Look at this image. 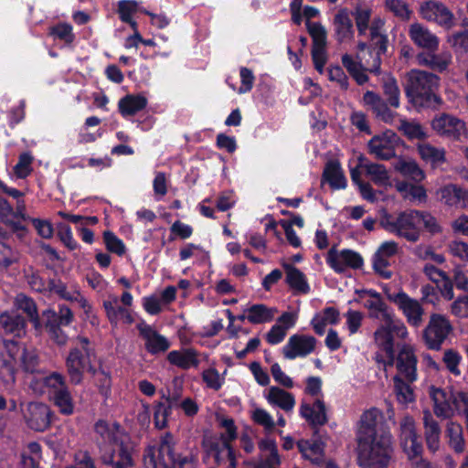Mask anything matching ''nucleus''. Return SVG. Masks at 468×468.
Here are the masks:
<instances>
[{
  "mask_svg": "<svg viewBox=\"0 0 468 468\" xmlns=\"http://www.w3.org/2000/svg\"><path fill=\"white\" fill-rule=\"evenodd\" d=\"M48 292L56 293L60 298L68 301L77 300V297L67 291L65 283H63L60 280L50 279Z\"/></svg>",
  "mask_w": 468,
  "mask_h": 468,
  "instance_id": "61",
  "label": "nucleus"
},
{
  "mask_svg": "<svg viewBox=\"0 0 468 468\" xmlns=\"http://www.w3.org/2000/svg\"><path fill=\"white\" fill-rule=\"evenodd\" d=\"M389 299L399 305L410 324L414 326H419L421 324L423 309L417 300L409 297L403 292L389 296Z\"/></svg>",
  "mask_w": 468,
  "mask_h": 468,
  "instance_id": "17",
  "label": "nucleus"
},
{
  "mask_svg": "<svg viewBox=\"0 0 468 468\" xmlns=\"http://www.w3.org/2000/svg\"><path fill=\"white\" fill-rule=\"evenodd\" d=\"M366 170L376 184L384 186L388 183L389 177L384 165L369 164L366 165Z\"/></svg>",
  "mask_w": 468,
  "mask_h": 468,
  "instance_id": "57",
  "label": "nucleus"
},
{
  "mask_svg": "<svg viewBox=\"0 0 468 468\" xmlns=\"http://www.w3.org/2000/svg\"><path fill=\"white\" fill-rule=\"evenodd\" d=\"M326 260L331 268L340 273L347 267L359 269L363 265V259L357 252L347 249L338 251L335 246L328 250Z\"/></svg>",
  "mask_w": 468,
  "mask_h": 468,
  "instance_id": "13",
  "label": "nucleus"
},
{
  "mask_svg": "<svg viewBox=\"0 0 468 468\" xmlns=\"http://www.w3.org/2000/svg\"><path fill=\"white\" fill-rule=\"evenodd\" d=\"M392 455L390 436L382 432L379 436L358 441V460L364 468H387Z\"/></svg>",
  "mask_w": 468,
  "mask_h": 468,
  "instance_id": "3",
  "label": "nucleus"
},
{
  "mask_svg": "<svg viewBox=\"0 0 468 468\" xmlns=\"http://www.w3.org/2000/svg\"><path fill=\"white\" fill-rule=\"evenodd\" d=\"M399 130L411 141H423L428 137L427 129L414 121L400 120Z\"/></svg>",
  "mask_w": 468,
  "mask_h": 468,
  "instance_id": "40",
  "label": "nucleus"
},
{
  "mask_svg": "<svg viewBox=\"0 0 468 468\" xmlns=\"http://www.w3.org/2000/svg\"><path fill=\"white\" fill-rule=\"evenodd\" d=\"M12 360H9L0 354V380L6 389L13 388L16 382V369Z\"/></svg>",
  "mask_w": 468,
  "mask_h": 468,
  "instance_id": "42",
  "label": "nucleus"
},
{
  "mask_svg": "<svg viewBox=\"0 0 468 468\" xmlns=\"http://www.w3.org/2000/svg\"><path fill=\"white\" fill-rule=\"evenodd\" d=\"M45 383L51 388V399L59 412L64 415L73 414L74 401L66 385L65 378L54 372L45 378Z\"/></svg>",
  "mask_w": 468,
  "mask_h": 468,
  "instance_id": "8",
  "label": "nucleus"
},
{
  "mask_svg": "<svg viewBox=\"0 0 468 468\" xmlns=\"http://www.w3.org/2000/svg\"><path fill=\"white\" fill-rule=\"evenodd\" d=\"M268 400L285 411L291 410L295 403L294 398L291 393L277 387H271L269 389Z\"/></svg>",
  "mask_w": 468,
  "mask_h": 468,
  "instance_id": "36",
  "label": "nucleus"
},
{
  "mask_svg": "<svg viewBox=\"0 0 468 468\" xmlns=\"http://www.w3.org/2000/svg\"><path fill=\"white\" fill-rule=\"evenodd\" d=\"M147 105V100L142 95L129 94L119 101L118 107L122 116L134 115L144 109Z\"/></svg>",
  "mask_w": 468,
  "mask_h": 468,
  "instance_id": "30",
  "label": "nucleus"
},
{
  "mask_svg": "<svg viewBox=\"0 0 468 468\" xmlns=\"http://www.w3.org/2000/svg\"><path fill=\"white\" fill-rule=\"evenodd\" d=\"M452 54L449 51H443L436 54L432 51L431 54V69L442 72L447 69L448 66L452 62Z\"/></svg>",
  "mask_w": 468,
  "mask_h": 468,
  "instance_id": "59",
  "label": "nucleus"
},
{
  "mask_svg": "<svg viewBox=\"0 0 468 468\" xmlns=\"http://www.w3.org/2000/svg\"><path fill=\"white\" fill-rule=\"evenodd\" d=\"M316 340L312 335H293L283 346L282 353L284 357L288 359L305 356L314 350Z\"/></svg>",
  "mask_w": 468,
  "mask_h": 468,
  "instance_id": "14",
  "label": "nucleus"
},
{
  "mask_svg": "<svg viewBox=\"0 0 468 468\" xmlns=\"http://www.w3.org/2000/svg\"><path fill=\"white\" fill-rule=\"evenodd\" d=\"M301 414L313 426L324 425L327 421L325 405L321 399H316L312 407L309 404H303Z\"/></svg>",
  "mask_w": 468,
  "mask_h": 468,
  "instance_id": "28",
  "label": "nucleus"
},
{
  "mask_svg": "<svg viewBox=\"0 0 468 468\" xmlns=\"http://www.w3.org/2000/svg\"><path fill=\"white\" fill-rule=\"evenodd\" d=\"M461 360L462 356L457 351L453 349H447L444 351L442 361L445 364L446 368L454 376L461 375V371L459 369Z\"/></svg>",
  "mask_w": 468,
  "mask_h": 468,
  "instance_id": "53",
  "label": "nucleus"
},
{
  "mask_svg": "<svg viewBox=\"0 0 468 468\" xmlns=\"http://www.w3.org/2000/svg\"><path fill=\"white\" fill-rule=\"evenodd\" d=\"M445 436L448 439L449 446L456 452L462 453L465 450V440L463 430L461 424L449 421L445 429Z\"/></svg>",
  "mask_w": 468,
  "mask_h": 468,
  "instance_id": "29",
  "label": "nucleus"
},
{
  "mask_svg": "<svg viewBox=\"0 0 468 468\" xmlns=\"http://www.w3.org/2000/svg\"><path fill=\"white\" fill-rule=\"evenodd\" d=\"M399 143V136L393 131L387 130L381 134L374 136L369 146H398Z\"/></svg>",
  "mask_w": 468,
  "mask_h": 468,
  "instance_id": "52",
  "label": "nucleus"
},
{
  "mask_svg": "<svg viewBox=\"0 0 468 468\" xmlns=\"http://www.w3.org/2000/svg\"><path fill=\"white\" fill-rule=\"evenodd\" d=\"M0 325L7 334L20 337L25 334L26 321L15 312H4L0 314Z\"/></svg>",
  "mask_w": 468,
  "mask_h": 468,
  "instance_id": "25",
  "label": "nucleus"
},
{
  "mask_svg": "<svg viewBox=\"0 0 468 468\" xmlns=\"http://www.w3.org/2000/svg\"><path fill=\"white\" fill-rule=\"evenodd\" d=\"M137 3L133 0H121L118 3V14L122 22L128 23L135 29L137 23L133 19V15L137 11Z\"/></svg>",
  "mask_w": 468,
  "mask_h": 468,
  "instance_id": "47",
  "label": "nucleus"
},
{
  "mask_svg": "<svg viewBox=\"0 0 468 468\" xmlns=\"http://www.w3.org/2000/svg\"><path fill=\"white\" fill-rule=\"evenodd\" d=\"M437 75L420 69H411L406 75L405 92L409 101L416 107H435L441 100L434 93L439 86Z\"/></svg>",
  "mask_w": 468,
  "mask_h": 468,
  "instance_id": "1",
  "label": "nucleus"
},
{
  "mask_svg": "<svg viewBox=\"0 0 468 468\" xmlns=\"http://www.w3.org/2000/svg\"><path fill=\"white\" fill-rule=\"evenodd\" d=\"M222 442H218L217 441L208 440L204 441L203 445L206 448L208 454H213L215 461L218 465L222 464L224 462V458L222 457L223 452H229V448H230V444H229L228 440L224 435H221Z\"/></svg>",
  "mask_w": 468,
  "mask_h": 468,
  "instance_id": "46",
  "label": "nucleus"
},
{
  "mask_svg": "<svg viewBox=\"0 0 468 468\" xmlns=\"http://www.w3.org/2000/svg\"><path fill=\"white\" fill-rule=\"evenodd\" d=\"M382 419V414L377 408L366 410L360 418V426L357 433V441H367L379 436L378 426Z\"/></svg>",
  "mask_w": 468,
  "mask_h": 468,
  "instance_id": "18",
  "label": "nucleus"
},
{
  "mask_svg": "<svg viewBox=\"0 0 468 468\" xmlns=\"http://www.w3.org/2000/svg\"><path fill=\"white\" fill-rule=\"evenodd\" d=\"M420 224L422 223L424 229L431 235L441 232V228L439 225L437 219L429 212L420 211Z\"/></svg>",
  "mask_w": 468,
  "mask_h": 468,
  "instance_id": "60",
  "label": "nucleus"
},
{
  "mask_svg": "<svg viewBox=\"0 0 468 468\" xmlns=\"http://www.w3.org/2000/svg\"><path fill=\"white\" fill-rule=\"evenodd\" d=\"M176 441L171 433L162 437L159 446H148L144 453L145 468H176Z\"/></svg>",
  "mask_w": 468,
  "mask_h": 468,
  "instance_id": "6",
  "label": "nucleus"
},
{
  "mask_svg": "<svg viewBox=\"0 0 468 468\" xmlns=\"http://www.w3.org/2000/svg\"><path fill=\"white\" fill-rule=\"evenodd\" d=\"M1 344L8 356L7 359L12 360L14 363H16L17 358L19 359L23 349L27 348L24 344L15 339H3Z\"/></svg>",
  "mask_w": 468,
  "mask_h": 468,
  "instance_id": "51",
  "label": "nucleus"
},
{
  "mask_svg": "<svg viewBox=\"0 0 468 468\" xmlns=\"http://www.w3.org/2000/svg\"><path fill=\"white\" fill-rule=\"evenodd\" d=\"M394 166L397 171L416 183L422 181L425 177L424 172L419 167L415 161L399 159L395 163Z\"/></svg>",
  "mask_w": 468,
  "mask_h": 468,
  "instance_id": "38",
  "label": "nucleus"
},
{
  "mask_svg": "<svg viewBox=\"0 0 468 468\" xmlns=\"http://www.w3.org/2000/svg\"><path fill=\"white\" fill-rule=\"evenodd\" d=\"M369 311V317L380 320L382 323H391L392 314L383 300H367L364 303Z\"/></svg>",
  "mask_w": 468,
  "mask_h": 468,
  "instance_id": "35",
  "label": "nucleus"
},
{
  "mask_svg": "<svg viewBox=\"0 0 468 468\" xmlns=\"http://www.w3.org/2000/svg\"><path fill=\"white\" fill-rule=\"evenodd\" d=\"M383 90L390 106L398 108L400 104V91L394 77L385 75L383 78Z\"/></svg>",
  "mask_w": 468,
  "mask_h": 468,
  "instance_id": "44",
  "label": "nucleus"
},
{
  "mask_svg": "<svg viewBox=\"0 0 468 468\" xmlns=\"http://www.w3.org/2000/svg\"><path fill=\"white\" fill-rule=\"evenodd\" d=\"M342 63L358 84H364L367 80V76L364 72L366 69L364 65L355 60L352 56L343 55Z\"/></svg>",
  "mask_w": 468,
  "mask_h": 468,
  "instance_id": "45",
  "label": "nucleus"
},
{
  "mask_svg": "<svg viewBox=\"0 0 468 468\" xmlns=\"http://www.w3.org/2000/svg\"><path fill=\"white\" fill-rule=\"evenodd\" d=\"M424 437L428 449L435 452L440 447L441 427L429 410H423Z\"/></svg>",
  "mask_w": 468,
  "mask_h": 468,
  "instance_id": "21",
  "label": "nucleus"
},
{
  "mask_svg": "<svg viewBox=\"0 0 468 468\" xmlns=\"http://www.w3.org/2000/svg\"><path fill=\"white\" fill-rule=\"evenodd\" d=\"M19 361L24 372L34 374L39 371V356L35 348L27 347L23 349Z\"/></svg>",
  "mask_w": 468,
  "mask_h": 468,
  "instance_id": "41",
  "label": "nucleus"
},
{
  "mask_svg": "<svg viewBox=\"0 0 468 468\" xmlns=\"http://www.w3.org/2000/svg\"><path fill=\"white\" fill-rule=\"evenodd\" d=\"M307 29L313 38V47L326 46V31L318 23L306 22Z\"/></svg>",
  "mask_w": 468,
  "mask_h": 468,
  "instance_id": "54",
  "label": "nucleus"
},
{
  "mask_svg": "<svg viewBox=\"0 0 468 468\" xmlns=\"http://www.w3.org/2000/svg\"><path fill=\"white\" fill-rule=\"evenodd\" d=\"M248 312L247 318L251 324H263L271 321L277 310L264 304H253Z\"/></svg>",
  "mask_w": 468,
  "mask_h": 468,
  "instance_id": "39",
  "label": "nucleus"
},
{
  "mask_svg": "<svg viewBox=\"0 0 468 468\" xmlns=\"http://www.w3.org/2000/svg\"><path fill=\"white\" fill-rule=\"evenodd\" d=\"M171 409L170 406L163 402H159L155 406L154 417L156 428L164 429L166 426L167 417L171 413Z\"/></svg>",
  "mask_w": 468,
  "mask_h": 468,
  "instance_id": "63",
  "label": "nucleus"
},
{
  "mask_svg": "<svg viewBox=\"0 0 468 468\" xmlns=\"http://www.w3.org/2000/svg\"><path fill=\"white\" fill-rule=\"evenodd\" d=\"M103 307L111 324L116 325L120 319H123L127 324H132L133 319L125 307L119 304L117 296H109V299L103 302Z\"/></svg>",
  "mask_w": 468,
  "mask_h": 468,
  "instance_id": "24",
  "label": "nucleus"
},
{
  "mask_svg": "<svg viewBox=\"0 0 468 468\" xmlns=\"http://www.w3.org/2000/svg\"><path fill=\"white\" fill-rule=\"evenodd\" d=\"M394 335L399 338H405L407 335V329L399 321L391 320L390 324L383 323L374 333L376 344L388 356V360L385 366L391 367L395 361Z\"/></svg>",
  "mask_w": 468,
  "mask_h": 468,
  "instance_id": "7",
  "label": "nucleus"
},
{
  "mask_svg": "<svg viewBox=\"0 0 468 468\" xmlns=\"http://www.w3.org/2000/svg\"><path fill=\"white\" fill-rule=\"evenodd\" d=\"M140 335L145 340V347L151 354L165 352L169 348V343L166 338L159 335L152 326L145 323H140L137 325Z\"/></svg>",
  "mask_w": 468,
  "mask_h": 468,
  "instance_id": "19",
  "label": "nucleus"
},
{
  "mask_svg": "<svg viewBox=\"0 0 468 468\" xmlns=\"http://www.w3.org/2000/svg\"><path fill=\"white\" fill-rule=\"evenodd\" d=\"M58 236L63 244L73 250L77 248V242L74 240L69 226L64 223H58L57 226Z\"/></svg>",
  "mask_w": 468,
  "mask_h": 468,
  "instance_id": "62",
  "label": "nucleus"
},
{
  "mask_svg": "<svg viewBox=\"0 0 468 468\" xmlns=\"http://www.w3.org/2000/svg\"><path fill=\"white\" fill-rule=\"evenodd\" d=\"M430 395L434 403V414L443 420L451 418L453 410L450 405L447 393L441 388L431 387Z\"/></svg>",
  "mask_w": 468,
  "mask_h": 468,
  "instance_id": "26",
  "label": "nucleus"
},
{
  "mask_svg": "<svg viewBox=\"0 0 468 468\" xmlns=\"http://www.w3.org/2000/svg\"><path fill=\"white\" fill-rule=\"evenodd\" d=\"M421 158L431 164L432 166L439 165L445 161V153L440 148H418Z\"/></svg>",
  "mask_w": 468,
  "mask_h": 468,
  "instance_id": "50",
  "label": "nucleus"
},
{
  "mask_svg": "<svg viewBox=\"0 0 468 468\" xmlns=\"http://www.w3.org/2000/svg\"><path fill=\"white\" fill-rule=\"evenodd\" d=\"M167 358L171 364L184 369L191 367H197L198 365L197 353L193 349L172 351L168 354Z\"/></svg>",
  "mask_w": 468,
  "mask_h": 468,
  "instance_id": "34",
  "label": "nucleus"
},
{
  "mask_svg": "<svg viewBox=\"0 0 468 468\" xmlns=\"http://www.w3.org/2000/svg\"><path fill=\"white\" fill-rule=\"evenodd\" d=\"M354 16L359 35H365L370 22L371 9L366 6H357L355 10Z\"/></svg>",
  "mask_w": 468,
  "mask_h": 468,
  "instance_id": "49",
  "label": "nucleus"
},
{
  "mask_svg": "<svg viewBox=\"0 0 468 468\" xmlns=\"http://www.w3.org/2000/svg\"><path fill=\"white\" fill-rule=\"evenodd\" d=\"M286 273V282L289 286L298 292H307L309 285L306 282L305 275L292 264H283Z\"/></svg>",
  "mask_w": 468,
  "mask_h": 468,
  "instance_id": "33",
  "label": "nucleus"
},
{
  "mask_svg": "<svg viewBox=\"0 0 468 468\" xmlns=\"http://www.w3.org/2000/svg\"><path fill=\"white\" fill-rule=\"evenodd\" d=\"M79 347L72 348L66 359L67 372L72 384L78 385L83 379V374L90 372L95 374V368L91 365L90 357L93 350L89 347L90 341L87 337H78Z\"/></svg>",
  "mask_w": 468,
  "mask_h": 468,
  "instance_id": "5",
  "label": "nucleus"
},
{
  "mask_svg": "<svg viewBox=\"0 0 468 468\" xmlns=\"http://www.w3.org/2000/svg\"><path fill=\"white\" fill-rule=\"evenodd\" d=\"M432 129L441 136L463 142L468 138L465 122L451 114L441 113L431 121Z\"/></svg>",
  "mask_w": 468,
  "mask_h": 468,
  "instance_id": "10",
  "label": "nucleus"
},
{
  "mask_svg": "<svg viewBox=\"0 0 468 468\" xmlns=\"http://www.w3.org/2000/svg\"><path fill=\"white\" fill-rule=\"evenodd\" d=\"M121 426L118 423H114L112 427L103 420H99L94 425V431L99 434L103 441L113 442L119 444L118 435L120 433Z\"/></svg>",
  "mask_w": 468,
  "mask_h": 468,
  "instance_id": "43",
  "label": "nucleus"
},
{
  "mask_svg": "<svg viewBox=\"0 0 468 468\" xmlns=\"http://www.w3.org/2000/svg\"><path fill=\"white\" fill-rule=\"evenodd\" d=\"M117 454H103L101 457V463L105 465H111L112 468H132L133 461L130 450L123 442H120Z\"/></svg>",
  "mask_w": 468,
  "mask_h": 468,
  "instance_id": "27",
  "label": "nucleus"
},
{
  "mask_svg": "<svg viewBox=\"0 0 468 468\" xmlns=\"http://www.w3.org/2000/svg\"><path fill=\"white\" fill-rule=\"evenodd\" d=\"M409 37L418 48L429 51H436L440 45L439 37L420 23L410 26Z\"/></svg>",
  "mask_w": 468,
  "mask_h": 468,
  "instance_id": "16",
  "label": "nucleus"
},
{
  "mask_svg": "<svg viewBox=\"0 0 468 468\" xmlns=\"http://www.w3.org/2000/svg\"><path fill=\"white\" fill-rule=\"evenodd\" d=\"M50 33L66 43H71L74 39L72 27L68 24H59L52 27Z\"/></svg>",
  "mask_w": 468,
  "mask_h": 468,
  "instance_id": "64",
  "label": "nucleus"
},
{
  "mask_svg": "<svg viewBox=\"0 0 468 468\" xmlns=\"http://www.w3.org/2000/svg\"><path fill=\"white\" fill-rule=\"evenodd\" d=\"M420 14L423 19L445 28H451L454 25L452 12L438 0L423 2L420 6Z\"/></svg>",
  "mask_w": 468,
  "mask_h": 468,
  "instance_id": "12",
  "label": "nucleus"
},
{
  "mask_svg": "<svg viewBox=\"0 0 468 468\" xmlns=\"http://www.w3.org/2000/svg\"><path fill=\"white\" fill-rule=\"evenodd\" d=\"M401 445L410 459L420 457L422 452V444L418 441L414 421L411 418H405L400 424Z\"/></svg>",
  "mask_w": 468,
  "mask_h": 468,
  "instance_id": "15",
  "label": "nucleus"
},
{
  "mask_svg": "<svg viewBox=\"0 0 468 468\" xmlns=\"http://www.w3.org/2000/svg\"><path fill=\"white\" fill-rule=\"evenodd\" d=\"M324 182H328L333 189L346 187V178L337 162L330 161L327 163L323 173L322 185Z\"/></svg>",
  "mask_w": 468,
  "mask_h": 468,
  "instance_id": "32",
  "label": "nucleus"
},
{
  "mask_svg": "<svg viewBox=\"0 0 468 468\" xmlns=\"http://www.w3.org/2000/svg\"><path fill=\"white\" fill-rule=\"evenodd\" d=\"M380 225L388 231L395 233L410 242H417L420 237L419 210L410 209L397 216L386 214L381 218Z\"/></svg>",
  "mask_w": 468,
  "mask_h": 468,
  "instance_id": "4",
  "label": "nucleus"
},
{
  "mask_svg": "<svg viewBox=\"0 0 468 468\" xmlns=\"http://www.w3.org/2000/svg\"><path fill=\"white\" fill-rule=\"evenodd\" d=\"M381 55L382 54L378 53L377 49L367 47V44L361 42L357 46L355 60L364 65L367 70L378 73L381 64Z\"/></svg>",
  "mask_w": 468,
  "mask_h": 468,
  "instance_id": "22",
  "label": "nucleus"
},
{
  "mask_svg": "<svg viewBox=\"0 0 468 468\" xmlns=\"http://www.w3.org/2000/svg\"><path fill=\"white\" fill-rule=\"evenodd\" d=\"M334 26L339 42H346L353 37V23L347 9H340L337 12L334 19Z\"/></svg>",
  "mask_w": 468,
  "mask_h": 468,
  "instance_id": "23",
  "label": "nucleus"
},
{
  "mask_svg": "<svg viewBox=\"0 0 468 468\" xmlns=\"http://www.w3.org/2000/svg\"><path fill=\"white\" fill-rule=\"evenodd\" d=\"M437 195L445 205L465 208L468 207V190L449 184L438 190Z\"/></svg>",
  "mask_w": 468,
  "mask_h": 468,
  "instance_id": "20",
  "label": "nucleus"
},
{
  "mask_svg": "<svg viewBox=\"0 0 468 468\" xmlns=\"http://www.w3.org/2000/svg\"><path fill=\"white\" fill-rule=\"evenodd\" d=\"M15 306L18 310L23 311L28 316L36 330H40L42 328L37 305L33 299L27 297L24 293H19L15 298Z\"/></svg>",
  "mask_w": 468,
  "mask_h": 468,
  "instance_id": "31",
  "label": "nucleus"
},
{
  "mask_svg": "<svg viewBox=\"0 0 468 468\" xmlns=\"http://www.w3.org/2000/svg\"><path fill=\"white\" fill-rule=\"evenodd\" d=\"M54 314L51 310H46L43 312V318L45 319V328L58 345H65L67 342V335L60 328L62 324L56 322Z\"/></svg>",
  "mask_w": 468,
  "mask_h": 468,
  "instance_id": "37",
  "label": "nucleus"
},
{
  "mask_svg": "<svg viewBox=\"0 0 468 468\" xmlns=\"http://www.w3.org/2000/svg\"><path fill=\"white\" fill-rule=\"evenodd\" d=\"M33 161L34 156L29 152L22 153L17 164L13 168L16 176L21 179L27 177L33 171Z\"/></svg>",
  "mask_w": 468,
  "mask_h": 468,
  "instance_id": "48",
  "label": "nucleus"
},
{
  "mask_svg": "<svg viewBox=\"0 0 468 468\" xmlns=\"http://www.w3.org/2000/svg\"><path fill=\"white\" fill-rule=\"evenodd\" d=\"M447 42L456 52L468 53V33L466 31L450 35Z\"/></svg>",
  "mask_w": 468,
  "mask_h": 468,
  "instance_id": "56",
  "label": "nucleus"
},
{
  "mask_svg": "<svg viewBox=\"0 0 468 468\" xmlns=\"http://www.w3.org/2000/svg\"><path fill=\"white\" fill-rule=\"evenodd\" d=\"M103 239L106 248L111 252L122 256L125 253V246L123 242L112 231L106 230L103 232Z\"/></svg>",
  "mask_w": 468,
  "mask_h": 468,
  "instance_id": "55",
  "label": "nucleus"
},
{
  "mask_svg": "<svg viewBox=\"0 0 468 468\" xmlns=\"http://www.w3.org/2000/svg\"><path fill=\"white\" fill-rule=\"evenodd\" d=\"M19 406L23 418L31 430L44 431L50 426L52 411L47 404L42 402H21Z\"/></svg>",
  "mask_w": 468,
  "mask_h": 468,
  "instance_id": "9",
  "label": "nucleus"
},
{
  "mask_svg": "<svg viewBox=\"0 0 468 468\" xmlns=\"http://www.w3.org/2000/svg\"><path fill=\"white\" fill-rule=\"evenodd\" d=\"M387 8L402 20L410 19L411 11L402 0H386Z\"/></svg>",
  "mask_w": 468,
  "mask_h": 468,
  "instance_id": "58",
  "label": "nucleus"
},
{
  "mask_svg": "<svg viewBox=\"0 0 468 468\" xmlns=\"http://www.w3.org/2000/svg\"><path fill=\"white\" fill-rule=\"evenodd\" d=\"M452 331V325L445 316L434 314L423 333L426 345L430 349L439 350Z\"/></svg>",
  "mask_w": 468,
  "mask_h": 468,
  "instance_id": "11",
  "label": "nucleus"
},
{
  "mask_svg": "<svg viewBox=\"0 0 468 468\" xmlns=\"http://www.w3.org/2000/svg\"><path fill=\"white\" fill-rule=\"evenodd\" d=\"M416 364L417 359L413 351L410 347L404 346L396 359L399 375L393 378L397 399L402 404H408L414 400L413 389L409 383H412L417 378Z\"/></svg>",
  "mask_w": 468,
  "mask_h": 468,
  "instance_id": "2",
  "label": "nucleus"
}]
</instances>
